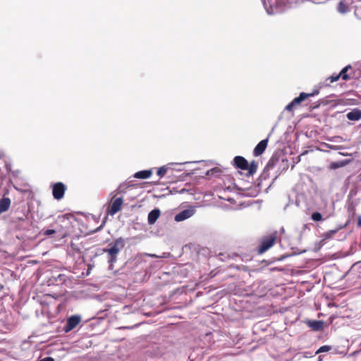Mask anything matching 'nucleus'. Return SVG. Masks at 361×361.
Listing matches in <instances>:
<instances>
[{"mask_svg": "<svg viewBox=\"0 0 361 361\" xmlns=\"http://www.w3.org/2000/svg\"><path fill=\"white\" fill-rule=\"evenodd\" d=\"M331 349V346H329V345H322V346H321V347L317 350V351L316 352V353H317V354H318V353H320L328 352V351H329Z\"/></svg>", "mask_w": 361, "mask_h": 361, "instance_id": "412c9836", "label": "nucleus"}, {"mask_svg": "<svg viewBox=\"0 0 361 361\" xmlns=\"http://www.w3.org/2000/svg\"><path fill=\"white\" fill-rule=\"evenodd\" d=\"M338 11L341 13H345L348 11V6L343 1H340L338 5Z\"/></svg>", "mask_w": 361, "mask_h": 361, "instance_id": "f3484780", "label": "nucleus"}, {"mask_svg": "<svg viewBox=\"0 0 361 361\" xmlns=\"http://www.w3.org/2000/svg\"><path fill=\"white\" fill-rule=\"evenodd\" d=\"M307 325L313 331H322L324 329V322L318 320H308L306 322Z\"/></svg>", "mask_w": 361, "mask_h": 361, "instance_id": "9b49d317", "label": "nucleus"}, {"mask_svg": "<svg viewBox=\"0 0 361 361\" xmlns=\"http://www.w3.org/2000/svg\"><path fill=\"white\" fill-rule=\"evenodd\" d=\"M11 205V200L8 197H3L0 200V214L7 211Z\"/></svg>", "mask_w": 361, "mask_h": 361, "instance_id": "4468645a", "label": "nucleus"}, {"mask_svg": "<svg viewBox=\"0 0 361 361\" xmlns=\"http://www.w3.org/2000/svg\"><path fill=\"white\" fill-rule=\"evenodd\" d=\"M195 214V209L193 208L185 209L180 213L177 214L174 219L176 221L179 222L184 221L190 217H191Z\"/></svg>", "mask_w": 361, "mask_h": 361, "instance_id": "1a4fd4ad", "label": "nucleus"}, {"mask_svg": "<svg viewBox=\"0 0 361 361\" xmlns=\"http://www.w3.org/2000/svg\"><path fill=\"white\" fill-rule=\"evenodd\" d=\"M81 319L79 316L73 315L69 317L67 320V323L64 327L65 332H69L75 328L80 322Z\"/></svg>", "mask_w": 361, "mask_h": 361, "instance_id": "6e6552de", "label": "nucleus"}, {"mask_svg": "<svg viewBox=\"0 0 361 361\" xmlns=\"http://www.w3.org/2000/svg\"><path fill=\"white\" fill-rule=\"evenodd\" d=\"M152 174V170H144L136 172L134 177L139 179H146L149 178Z\"/></svg>", "mask_w": 361, "mask_h": 361, "instance_id": "2eb2a0df", "label": "nucleus"}, {"mask_svg": "<svg viewBox=\"0 0 361 361\" xmlns=\"http://www.w3.org/2000/svg\"><path fill=\"white\" fill-rule=\"evenodd\" d=\"M336 233V230L330 231L329 232L326 233V238H330L332 235Z\"/></svg>", "mask_w": 361, "mask_h": 361, "instance_id": "393cba45", "label": "nucleus"}, {"mask_svg": "<svg viewBox=\"0 0 361 361\" xmlns=\"http://www.w3.org/2000/svg\"><path fill=\"white\" fill-rule=\"evenodd\" d=\"M340 78L341 77L338 76V74H333L332 75L326 79V82L329 80L330 83H332L334 82L338 81Z\"/></svg>", "mask_w": 361, "mask_h": 361, "instance_id": "aec40b11", "label": "nucleus"}, {"mask_svg": "<svg viewBox=\"0 0 361 361\" xmlns=\"http://www.w3.org/2000/svg\"><path fill=\"white\" fill-rule=\"evenodd\" d=\"M66 190V187L63 183L58 182L54 183L52 187V195L54 199L58 200L62 199L64 196Z\"/></svg>", "mask_w": 361, "mask_h": 361, "instance_id": "0eeeda50", "label": "nucleus"}, {"mask_svg": "<svg viewBox=\"0 0 361 361\" xmlns=\"http://www.w3.org/2000/svg\"><path fill=\"white\" fill-rule=\"evenodd\" d=\"M311 218L314 221H320L322 219V215L319 212H314L312 214Z\"/></svg>", "mask_w": 361, "mask_h": 361, "instance_id": "a211bd4d", "label": "nucleus"}, {"mask_svg": "<svg viewBox=\"0 0 361 361\" xmlns=\"http://www.w3.org/2000/svg\"><path fill=\"white\" fill-rule=\"evenodd\" d=\"M274 161L272 159H271L268 161V163H267V164L266 166V169H272L274 167Z\"/></svg>", "mask_w": 361, "mask_h": 361, "instance_id": "b1692460", "label": "nucleus"}, {"mask_svg": "<svg viewBox=\"0 0 361 361\" xmlns=\"http://www.w3.org/2000/svg\"><path fill=\"white\" fill-rule=\"evenodd\" d=\"M54 233H57L56 231H55L54 228H51V229H47L43 231V235H46V236H49V235H51Z\"/></svg>", "mask_w": 361, "mask_h": 361, "instance_id": "4be33fe9", "label": "nucleus"}, {"mask_svg": "<svg viewBox=\"0 0 361 361\" xmlns=\"http://www.w3.org/2000/svg\"><path fill=\"white\" fill-rule=\"evenodd\" d=\"M357 224H358L359 226H361V218L360 217L359 218Z\"/></svg>", "mask_w": 361, "mask_h": 361, "instance_id": "bb28decb", "label": "nucleus"}, {"mask_svg": "<svg viewBox=\"0 0 361 361\" xmlns=\"http://www.w3.org/2000/svg\"><path fill=\"white\" fill-rule=\"evenodd\" d=\"M319 94V90H315L311 93L301 92L298 97H295L290 103H289L285 108L286 111H292L295 108L299 106L305 99L317 95Z\"/></svg>", "mask_w": 361, "mask_h": 361, "instance_id": "39448f33", "label": "nucleus"}, {"mask_svg": "<svg viewBox=\"0 0 361 361\" xmlns=\"http://www.w3.org/2000/svg\"><path fill=\"white\" fill-rule=\"evenodd\" d=\"M123 204V197H116V196H114L107 208V213L110 215H114L121 209Z\"/></svg>", "mask_w": 361, "mask_h": 361, "instance_id": "423d86ee", "label": "nucleus"}, {"mask_svg": "<svg viewBox=\"0 0 361 361\" xmlns=\"http://www.w3.org/2000/svg\"><path fill=\"white\" fill-rule=\"evenodd\" d=\"M350 121H358L361 118V110L358 109H353L346 115Z\"/></svg>", "mask_w": 361, "mask_h": 361, "instance_id": "ddd939ff", "label": "nucleus"}, {"mask_svg": "<svg viewBox=\"0 0 361 361\" xmlns=\"http://www.w3.org/2000/svg\"><path fill=\"white\" fill-rule=\"evenodd\" d=\"M233 166L238 169L243 171H247V176H253L257 169L258 162L253 160L250 163H248L247 159L242 156H236L234 157L233 160Z\"/></svg>", "mask_w": 361, "mask_h": 361, "instance_id": "7ed1b4c3", "label": "nucleus"}, {"mask_svg": "<svg viewBox=\"0 0 361 361\" xmlns=\"http://www.w3.org/2000/svg\"><path fill=\"white\" fill-rule=\"evenodd\" d=\"M277 239V232L275 231L268 235L264 236L261 239L260 245L258 247V254H263L271 248L275 243Z\"/></svg>", "mask_w": 361, "mask_h": 361, "instance_id": "20e7f679", "label": "nucleus"}, {"mask_svg": "<svg viewBox=\"0 0 361 361\" xmlns=\"http://www.w3.org/2000/svg\"><path fill=\"white\" fill-rule=\"evenodd\" d=\"M358 178H359L360 181H361V173H360Z\"/></svg>", "mask_w": 361, "mask_h": 361, "instance_id": "cd10ccee", "label": "nucleus"}, {"mask_svg": "<svg viewBox=\"0 0 361 361\" xmlns=\"http://www.w3.org/2000/svg\"><path fill=\"white\" fill-rule=\"evenodd\" d=\"M109 247L104 249L103 252L107 254L109 268L113 269L114 264L117 260V255L125 246V240L123 238L116 239L114 243L109 245Z\"/></svg>", "mask_w": 361, "mask_h": 361, "instance_id": "f03ea898", "label": "nucleus"}, {"mask_svg": "<svg viewBox=\"0 0 361 361\" xmlns=\"http://www.w3.org/2000/svg\"><path fill=\"white\" fill-rule=\"evenodd\" d=\"M39 361H54V359L51 357H46L43 359H41Z\"/></svg>", "mask_w": 361, "mask_h": 361, "instance_id": "a878e982", "label": "nucleus"}, {"mask_svg": "<svg viewBox=\"0 0 361 361\" xmlns=\"http://www.w3.org/2000/svg\"><path fill=\"white\" fill-rule=\"evenodd\" d=\"M161 212L159 209H154L152 210L147 217L149 224H154L160 216Z\"/></svg>", "mask_w": 361, "mask_h": 361, "instance_id": "f8f14e48", "label": "nucleus"}, {"mask_svg": "<svg viewBox=\"0 0 361 361\" xmlns=\"http://www.w3.org/2000/svg\"><path fill=\"white\" fill-rule=\"evenodd\" d=\"M73 216L72 214L61 215L56 218L51 226L54 228L55 231L61 238H65L69 235L70 229L73 227Z\"/></svg>", "mask_w": 361, "mask_h": 361, "instance_id": "f257e3e1", "label": "nucleus"}, {"mask_svg": "<svg viewBox=\"0 0 361 361\" xmlns=\"http://www.w3.org/2000/svg\"><path fill=\"white\" fill-rule=\"evenodd\" d=\"M267 144L268 140L267 139L261 140L254 149L255 156L257 157L262 154L267 147Z\"/></svg>", "mask_w": 361, "mask_h": 361, "instance_id": "9d476101", "label": "nucleus"}, {"mask_svg": "<svg viewBox=\"0 0 361 361\" xmlns=\"http://www.w3.org/2000/svg\"><path fill=\"white\" fill-rule=\"evenodd\" d=\"M343 166V164L341 163H339V162H332L330 165V169H338L339 167H341Z\"/></svg>", "mask_w": 361, "mask_h": 361, "instance_id": "5701e85b", "label": "nucleus"}, {"mask_svg": "<svg viewBox=\"0 0 361 361\" xmlns=\"http://www.w3.org/2000/svg\"><path fill=\"white\" fill-rule=\"evenodd\" d=\"M167 170L168 169L165 166H163L161 167H160L158 170H157V175L160 177V178H162L165 176V174L167 172Z\"/></svg>", "mask_w": 361, "mask_h": 361, "instance_id": "6ab92c4d", "label": "nucleus"}, {"mask_svg": "<svg viewBox=\"0 0 361 361\" xmlns=\"http://www.w3.org/2000/svg\"><path fill=\"white\" fill-rule=\"evenodd\" d=\"M352 67L350 65H348L344 67L341 72L338 73V76L341 77L343 80H348L350 78V75L348 74V70L351 69Z\"/></svg>", "mask_w": 361, "mask_h": 361, "instance_id": "dca6fc26", "label": "nucleus"}]
</instances>
